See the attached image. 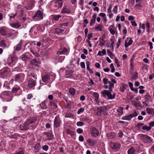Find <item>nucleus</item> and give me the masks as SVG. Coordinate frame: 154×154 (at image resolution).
<instances>
[{
	"mask_svg": "<svg viewBox=\"0 0 154 154\" xmlns=\"http://www.w3.org/2000/svg\"><path fill=\"white\" fill-rule=\"evenodd\" d=\"M140 139L143 143L148 144L150 143L152 141L150 137L144 134L140 135Z\"/></svg>",
	"mask_w": 154,
	"mask_h": 154,
	"instance_id": "obj_1",
	"label": "nucleus"
},
{
	"mask_svg": "<svg viewBox=\"0 0 154 154\" xmlns=\"http://www.w3.org/2000/svg\"><path fill=\"white\" fill-rule=\"evenodd\" d=\"M43 12L41 11L38 10L36 12L33 17V20L35 21H39L43 19Z\"/></svg>",
	"mask_w": 154,
	"mask_h": 154,
	"instance_id": "obj_2",
	"label": "nucleus"
},
{
	"mask_svg": "<svg viewBox=\"0 0 154 154\" xmlns=\"http://www.w3.org/2000/svg\"><path fill=\"white\" fill-rule=\"evenodd\" d=\"M101 94L103 97H106V96H107L108 99L109 100L113 99L115 98V94L114 93L112 95L110 92H109L107 90H104L101 92Z\"/></svg>",
	"mask_w": 154,
	"mask_h": 154,
	"instance_id": "obj_3",
	"label": "nucleus"
},
{
	"mask_svg": "<svg viewBox=\"0 0 154 154\" xmlns=\"http://www.w3.org/2000/svg\"><path fill=\"white\" fill-rule=\"evenodd\" d=\"M10 70L9 68H5L0 73L1 77L5 78L9 75Z\"/></svg>",
	"mask_w": 154,
	"mask_h": 154,
	"instance_id": "obj_4",
	"label": "nucleus"
},
{
	"mask_svg": "<svg viewBox=\"0 0 154 154\" xmlns=\"http://www.w3.org/2000/svg\"><path fill=\"white\" fill-rule=\"evenodd\" d=\"M62 121L59 117V115L56 116L54 119V128H58L61 125Z\"/></svg>",
	"mask_w": 154,
	"mask_h": 154,
	"instance_id": "obj_5",
	"label": "nucleus"
},
{
	"mask_svg": "<svg viewBox=\"0 0 154 154\" xmlns=\"http://www.w3.org/2000/svg\"><path fill=\"white\" fill-rule=\"evenodd\" d=\"M28 84L27 87L29 89H32L35 86L36 83V81L30 78L29 79L27 80Z\"/></svg>",
	"mask_w": 154,
	"mask_h": 154,
	"instance_id": "obj_6",
	"label": "nucleus"
},
{
	"mask_svg": "<svg viewBox=\"0 0 154 154\" xmlns=\"http://www.w3.org/2000/svg\"><path fill=\"white\" fill-rule=\"evenodd\" d=\"M121 144L118 142L111 143L110 144L111 148L115 151H118L120 148Z\"/></svg>",
	"mask_w": 154,
	"mask_h": 154,
	"instance_id": "obj_7",
	"label": "nucleus"
},
{
	"mask_svg": "<svg viewBox=\"0 0 154 154\" xmlns=\"http://www.w3.org/2000/svg\"><path fill=\"white\" fill-rule=\"evenodd\" d=\"M97 114L100 115H101L102 114L105 115L106 114V112L107 110V107L106 106H100L99 108L97 109Z\"/></svg>",
	"mask_w": 154,
	"mask_h": 154,
	"instance_id": "obj_8",
	"label": "nucleus"
},
{
	"mask_svg": "<svg viewBox=\"0 0 154 154\" xmlns=\"http://www.w3.org/2000/svg\"><path fill=\"white\" fill-rule=\"evenodd\" d=\"M91 134L92 136L96 137L99 135V132L96 128L93 127L91 129Z\"/></svg>",
	"mask_w": 154,
	"mask_h": 154,
	"instance_id": "obj_9",
	"label": "nucleus"
},
{
	"mask_svg": "<svg viewBox=\"0 0 154 154\" xmlns=\"http://www.w3.org/2000/svg\"><path fill=\"white\" fill-rule=\"evenodd\" d=\"M68 50L67 48L63 47H61L58 51L57 52L58 55L65 54L67 53Z\"/></svg>",
	"mask_w": 154,
	"mask_h": 154,
	"instance_id": "obj_10",
	"label": "nucleus"
},
{
	"mask_svg": "<svg viewBox=\"0 0 154 154\" xmlns=\"http://www.w3.org/2000/svg\"><path fill=\"white\" fill-rule=\"evenodd\" d=\"M29 125L26 121L24 123L20 125L19 126V128L20 130L22 131H27L29 129L28 126Z\"/></svg>",
	"mask_w": 154,
	"mask_h": 154,
	"instance_id": "obj_11",
	"label": "nucleus"
},
{
	"mask_svg": "<svg viewBox=\"0 0 154 154\" xmlns=\"http://www.w3.org/2000/svg\"><path fill=\"white\" fill-rule=\"evenodd\" d=\"M35 2L34 0H33L32 1L28 3L27 5L25 7V8L28 10H31L34 7V4Z\"/></svg>",
	"mask_w": 154,
	"mask_h": 154,
	"instance_id": "obj_12",
	"label": "nucleus"
},
{
	"mask_svg": "<svg viewBox=\"0 0 154 154\" xmlns=\"http://www.w3.org/2000/svg\"><path fill=\"white\" fill-rule=\"evenodd\" d=\"M23 41H20L14 47V50L15 51H20L22 49Z\"/></svg>",
	"mask_w": 154,
	"mask_h": 154,
	"instance_id": "obj_13",
	"label": "nucleus"
},
{
	"mask_svg": "<svg viewBox=\"0 0 154 154\" xmlns=\"http://www.w3.org/2000/svg\"><path fill=\"white\" fill-rule=\"evenodd\" d=\"M18 34V32H17L12 30L11 32L8 33L7 38L11 37L12 38H14L17 36Z\"/></svg>",
	"mask_w": 154,
	"mask_h": 154,
	"instance_id": "obj_14",
	"label": "nucleus"
},
{
	"mask_svg": "<svg viewBox=\"0 0 154 154\" xmlns=\"http://www.w3.org/2000/svg\"><path fill=\"white\" fill-rule=\"evenodd\" d=\"M6 29L5 27H1L0 28V34L2 36H6L7 37V34Z\"/></svg>",
	"mask_w": 154,
	"mask_h": 154,
	"instance_id": "obj_15",
	"label": "nucleus"
},
{
	"mask_svg": "<svg viewBox=\"0 0 154 154\" xmlns=\"http://www.w3.org/2000/svg\"><path fill=\"white\" fill-rule=\"evenodd\" d=\"M44 134L47 135L48 137V139L49 140H52L54 139V135L52 132H44L43 133Z\"/></svg>",
	"mask_w": 154,
	"mask_h": 154,
	"instance_id": "obj_16",
	"label": "nucleus"
},
{
	"mask_svg": "<svg viewBox=\"0 0 154 154\" xmlns=\"http://www.w3.org/2000/svg\"><path fill=\"white\" fill-rule=\"evenodd\" d=\"M40 63V62L35 58L32 59L30 61V65H34L36 66H38Z\"/></svg>",
	"mask_w": 154,
	"mask_h": 154,
	"instance_id": "obj_17",
	"label": "nucleus"
},
{
	"mask_svg": "<svg viewBox=\"0 0 154 154\" xmlns=\"http://www.w3.org/2000/svg\"><path fill=\"white\" fill-rule=\"evenodd\" d=\"M37 120V118L35 117H33L28 119L26 120V122L29 125L31 124L35 123Z\"/></svg>",
	"mask_w": 154,
	"mask_h": 154,
	"instance_id": "obj_18",
	"label": "nucleus"
},
{
	"mask_svg": "<svg viewBox=\"0 0 154 154\" xmlns=\"http://www.w3.org/2000/svg\"><path fill=\"white\" fill-rule=\"evenodd\" d=\"M63 4V2L62 0H57L55 2L54 6L58 8H61L62 7Z\"/></svg>",
	"mask_w": 154,
	"mask_h": 154,
	"instance_id": "obj_19",
	"label": "nucleus"
},
{
	"mask_svg": "<svg viewBox=\"0 0 154 154\" xmlns=\"http://www.w3.org/2000/svg\"><path fill=\"white\" fill-rule=\"evenodd\" d=\"M87 142L90 146H94L97 142L96 140L91 139H88Z\"/></svg>",
	"mask_w": 154,
	"mask_h": 154,
	"instance_id": "obj_20",
	"label": "nucleus"
},
{
	"mask_svg": "<svg viewBox=\"0 0 154 154\" xmlns=\"http://www.w3.org/2000/svg\"><path fill=\"white\" fill-rule=\"evenodd\" d=\"M50 75L46 74L42 77V80L43 82L47 83L50 80Z\"/></svg>",
	"mask_w": 154,
	"mask_h": 154,
	"instance_id": "obj_21",
	"label": "nucleus"
},
{
	"mask_svg": "<svg viewBox=\"0 0 154 154\" xmlns=\"http://www.w3.org/2000/svg\"><path fill=\"white\" fill-rule=\"evenodd\" d=\"M2 95L4 97H11L12 95H11V92L8 91H4L2 93Z\"/></svg>",
	"mask_w": 154,
	"mask_h": 154,
	"instance_id": "obj_22",
	"label": "nucleus"
},
{
	"mask_svg": "<svg viewBox=\"0 0 154 154\" xmlns=\"http://www.w3.org/2000/svg\"><path fill=\"white\" fill-rule=\"evenodd\" d=\"M128 87V85L122 83L121 84L120 91L122 92H123Z\"/></svg>",
	"mask_w": 154,
	"mask_h": 154,
	"instance_id": "obj_23",
	"label": "nucleus"
},
{
	"mask_svg": "<svg viewBox=\"0 0 154 154\" xmlns=\"http://www.w3.org/2000/svg\"><path fill=\"white\" fill-rule=\"evenodd\" d=\"M97 17V15L94 14L92 16L93 18L91 19L90 23V26H91L93 24H94L96 21V19Z\"/></svg>",
	"mask_w": 154,
	"mask_h": 154,
	"instance_id": "obj_24",
	"label": "nucleus"
},
{
	"mask_svg": "<svg viewBox=\"0 0 154 154\" xmlns=\"http://www.w3.org/2000/svg\"><path fill=\"white\" fill-rule=\"evenodd\" d=\"M71 10L70 9L64 7L63 8L61 12L62 13L69 14L71 13Z\"/></svg>",
	"mask_w": 154,
	"mask_h": 154,
	"instance_id": "obj_25",
	"label": "nucleus"
},
{
	"mask_svg": "<svg viewBox=\"0 0 154 154\" xmlns=\"http://www.w3.org/2000/svg\"><path fill=\"white\" fill-rule=\"evenodd\" d=\"M50 108L54 110L56 109L57 107V105L54 102H51L50 103Z\"/></svg>",
	"mask_w": 154,
	"mask_h": 154,
	"instance_id": "obj_26",
	"label": "nucleus"
},
{
	"mask_svg": "<svg viewBox=\"0 0 154 154\" xmlns=\"http://www.w3.org/2000/svg\"><path fill=\"white\" fill-rule=\"evenodd\" d=\"M22 75L23 74L22 73H19L16 74L14 77V80L15 81H17L18 80H20Z\"/></svg>",
	"mask_w": 154,
	"mask_h": 154,
	"instance_id": "obj_27",
	"label": "nucleus"
},
{
	"mask_svg": "<svg viewBox=\"0 0 154 154\" xmlns=\"http://www.w3.org/2000/svg\"><path fill=\"white\" fill-rule=\"evenodd\" d=\"M132 76L131 77V80H136L138 77V73L136 72H134L132 74Z\"/></svg>",
	"mask_w": 154,
	"mask_h": 154,
	"instance_id": "obj_28",
	"label": "nucleus"
},
{
	"mask_svg": "<svg viewBox=\"0 0 154 154\" xmlns=\"http://www.w3.org/2000/svg\"><path fill=\"white\" fill-rule=\"evenodd\" d=\"M123 108L121 107H119L117 109V111L118 112V115L119 116H121L123 114Z\"/></svg>",
	"mask_w": 154,
	"mask_h": 154,
	"instance_id": "obj_29",
	"label": "nucleus"
},
{
	"mask_svg": "<svg viewBox=\"0 0 154 154\" xmlns=\"http://www.w3.org/2000/svg\"><path fill=\"white\" fill-rule=\"evenodd\" d=\"M92 95L94 98V100L95 101L97 102H98L99 97V95L98 94L97 92H94Z\"/></svg>",
	"mask_w": 154,
	"mask_h": 154,
	"instance_id": "obj_30",
	"label": "nucleus"
},
{
	"mask_svg": "<svg viewBox=\"0 0 154 154\" xmlns=\"http://www.w3.org/2000/svg\"><path fill=\"white\" fill-rule=\"evenodd\" d=\"M135 150L133 147H131L128 151V154H135Z\"/></svg>",
	"mask_w": 154,
	"mask_h": 154,
	"instance_id": "obj_31",
	"label": "nucleus"
},
{
	"mask_svg": "<svg viewBox=\"0 0 154 154\" xmlns=\"http://www.w3.org/2000/svg\"><path fill=\"white\" fill-rule=\"evenodd\" d=\"M103 25L98 24L97 26L94 28V29L97 31H101L103 29Z\"/></svg>",
	"mask_w": 154,
	"mask_h": 154,
	"instance_id": "obj_32",
	"label": "nucleus"
},
{
	"mask_svg": "<svg viewBox=\"0 0 154 154\" xmlns=\"http://www.w3.org/2000/svg\"><path fill=\"white\" fill-rule=\"evenodd\" d=\"M17 15V14H11L8 15V16L9 17L10 20L11 21H13L15 20V17Z\"/></svg>",
	"mask_w": 154,
	"mask_h": 154,
	"instance_id": "obj_33",
	"label": "nucleus"
},
{
	"mask_svg": "<svg viewBox=\"0 0 154 154\" xmlns=\"http://www.w3.org/2000/svg\"><path fill=\"white\" fill-rule=\"evenodd\" d=\"M133 40L130 39L128 41V43L126 42L125 41V48H127L128 47L129 45H131L133 42Z\"/></svg>",
	"mask_w": 154,
	"mask_h": 154,
	"instance_id": "obj_34",
	"label": "nucleus"
},
{
	"mask_svg": "<svg viewBox=\"0 0 154 154\" xmlns=\"http://www.w3.org/2000/svg\"><path fill=\"white\" fill-rule=\"evenodd\" d=\"M40 106L42 109H46L47 108L45 101H43L40 104Z\"/></svg>",
	"mask_w": 154,
	"mask_h": 154,
	"instance_id": "obj_35",
	"label": "nucleus"
},
{
	"mask_svg": "<svg viewBox=\"0 0 154 154\" xmlns=\"http://www.w3.org/2000/svg\"><path fill=\"white\" fill-rule=\"evenodd\" d=\"M106 54V51L105 49H103L102 51H99L97 54V56H102L103 55H105Z\"/></svg>",
	"mask_w": 154,
	"mask_h": 154,
	"instance_id": "obj_36",
	"label": "nucleus"
},
{
	"mask_svg": "<svg viewBox=\"0 0 154 154\" xmlns=\"http://www.w3.org/2000/svg\"><path fill=\"white\" fill-rule=\"evenodd\" d=\"M21 58L22 60L26 61L28 59L29 57L26 54H23L21 55Z\"/></svg>",
	"mask_w": 154,
	"mask_h": 154,
	"instance_id": "obj_37",
	"label": "nucleus"
},
{
	"mask_svg": "<svg viewBox=\"0 0 154 154\" xmlns=\"http://www.w3.org/2000/svg\"><path fill=\"white\" fill-rule=\"evenodd\" d=\"M61 17V16L59 14L53 15L52 16L53 19L55 21L58 20Z\"/></svg>",
	"mask_w": 154,
	"mask_h": 154,
	"instance_id": "obj_38",
	"label": "nucleus"
},
{
	"mask_svg": "<svg viewBox=\"0 0 154 154\" xmlns=\"http://www.w3.org/2000/svg\"><path fill=\"white\" fill-rule=\"evenodd\" d=\"M146 110L149 114H152L154 112V109L153 108H147Z\"/></svg>",
	"mask_w": 154,
	"mask_h": 154,
	"instance_id": "obj_39",
	"label": "nucleus"
},
{
	"mask_svg": "<svg viewBox=\"0 0 154 154\" xmlns=\"http://www.w3.org/2000/svg\"><path fill=\"white\" fill-rule=\"evenodd\" d=\"M122 119L123 120L130 121L131 119V118L129 114L128 116H125L122 117Z\"/></svg>",
	"mask_w": 154,
	"mask_h": 154,
	"instance_id": "obj_40",
	"label": "nucleus"
},
{
	"mask_svg": "<svg viewBox=\"0 0 154 154\" xmlns=\"http://www.w3.org/2000/svg\"><path fill=\"white\" fill-rule=\"evenodd\" d=\"M75 89L73 88H70L69 90V93L72 96L75 95Z\"/></svg>",
	"mask_w": 154,
	"mask_h": 154,
	"instance_id": "obj_41",
	"label": "nucleus"
},
{
	"mask_svg": "<svg viewBox=\"0 0 154 154\" xmlns=\"http://www.w3.org/2000/svg\"><path fill=\"white\" fill-rule=\"evenodd\" d=\"M66 132L67 134H69L71 137H73L74 134V132L69 129H67Z\"/></svg>",
	"mask_w": 154,
	"mask_h": 154,
	"instance_id": "obj_42",
	"label": "nucleus"
},
{
	"mask_svg": "<svg viewBox=\"0 0 154 154\" xmlns=\"http://www.w3.org/2000/svg\"><path fill=\"white\" fill-rule=\"evenodd\" d=\"M19 90H20V88L19 87H14L13 88L11 92V93H16Z\"/></svg>",
	"mask_w": 154,
	"mask_h": 154,
	"instance_id": "obj_43",
	"label": "nucleus"
},
{
	"mask_svg": "<svg viewBox=\"0 0 154 154\" xmlns=\"http://www.w3.org/2000/svg\"><path fill=\"white\" fill-rule=\"evenodd\" d=\"M18 12H17L16 14H18V15L20 17H21L23 13V9L22 8L19 9V10H18Z\"/></svg>",
	"mask_w": 154,
	"mask_h": 154,
	"instance_id": "obj_44",
	"label": "nucleus"
},
{
	"mask_svg": "<svg viewBox=\"0 0 154 154\" xmlns=\"http://www.w3.org/2000/svg\"><path fill=\"white\" fill-rule=\"evenodd\" d=\"M11 61L9 63H11L16 61L17 60V57L14 55H12L11 57Z\"/></svg>",
	"mask_w": 154,
	"mask_h": 154,
	"instance_id": "obj_45",
	"label": "nucleus"
},
{
	"mask_svg": "<svg viewBox=\"0 0 154 154\" xmlns=\"http://www.w3.org/2000/svg\"><path fill=\"white\" fill-rule=\"evenodd\" d=\"M129 115L131 116V119L132 118L137 116L138 115V114L136 111L134 110V112L131 113L129 114Z\"/></svg>",
	"mask_w": 154,
	"mask_h": 154,
	"instance_id": "obj_46",
	"label": "nucleus"
},
{
	"mask_svg": "<svg viewBox=\"0 0 154 154\" xmlns=\"http://www.w3.org/2000/svg\"><path fill=\"white\" fill-rule=\"evenodd\" d=\"M11 26L13 27L18 28L20 27V25L19 23H17L12 24Z\"/></svg>",
	"mask_w": 154,
	"mask_h": 154,
	"instance_id": "obj_47",
	"label": "nucleus"
},
{
	"mask_svg": "<svg viewBox=\"0 0 154 154\" xmlns=\"http://www.w3.org/2000/svg\"><path fill=\"white\" fill-rule=\"evenodd\" d=\"M65 118H71L72 119H73L74 116L71 113H67L66 114L65 116Z\"/></svg>",
	"mask_w": 154,
	"mask_h": 154,
	"instance_id": "obj_48",
	"label": "nucleus"
},
{
	"mask_svg": "<svg viewBox=\"0 0 154 154\" xmlns=\"http://www.w3.org/2000/svg\"><path fill=\"white\" fill-rule=\"evenodd\" d=\"M63 31V30L60 29L59 28H56L55 33L56 34H59L61 33Z\"/></svg>",
	"mask_w": 154,
	"mask_h": 154,
	"instance_id": "obj_49",
	"label": "nucleus"
},
{
	"mask_svg": "<svg viewBox=\"0 0 154 154\" xmlns=\"http://www.w3.org/2000/svg\"><path fill=\"white\" fill-rule=\"evenodd\" d=\"M151 128L150 126L147 127L146 125L143 126L142 127V129L144 130H146L147 131H149Z\"/></svg>",
	"mask_w": 154,
	"mask_h": 154,
	"instance_id": "obj_50",
	"label": "nucleus"
},
{
	"mask_svg": "<svg viewBox=\"0 0 154 154\" xmlns=\"http://www.w3.org/2000/svg\"><path fill=\"white\" fill-rule=\"evenodd\" d=\"M41 147V144L39 143H37L35 146L34 148L37 151L39 150Z\"/></svg>",
	"mask_w": 154,
	"mask_h": 154,
	"instance_id": "obj_51",
	"label": "nucleus"
},
{
	"mask_svg": "<svg viewBox=\"0 0 154 154\" xmlns=\"http://www.w3.org/2000/svg\"><path fill=\"white\" fill-rule=\"evenodd\" d=\"M105 41L103 38H100V46H103L105 45Z\"/></svg>",
	"mask_w": 154,
	"mask_h": 154,
	"instance_id": "obj_52",
	"label": "nucleus"
},
{
	"mask_svg": "<svg viewBox=\"0 0 154 154\" xmlns=\"http://www.w3.org/2000/svg\"><path fill=\"white\" fill-rule=\"evenodd\" d=\"M107 53L108 54L109 56L112 59L113 58L114 55L113 54L109 49L107 50Z\"/></svg>",
	"mask_w": 154,
	"mask_h": 154,
	"instance_id": "obj_53",
	"label": "nucleus"
},
{
	"mask_svg": "<svg viewBox=\"0 0 154 154\" xmlns=\"http://www.w3.org/2000/svg\"><path fill=\"white\" fill-rule=\"evenodd\" d=\"M0 45L2 47H5L6 46V45L5 44V41L4 40H2L0 42Z\"/></svg>",
	"mask_w": 154,
	"mask_h": 154,
	"instance_id": "obj_54",
	"label": "nucleus"
},
{
	"mask_svg": "<svg viewBox=\"0 0 154 154\" xmlns=\"http://www.w3.org/2000/svg\"><path fill=\"white\" fill-rule=\"evenodd\" d=\"M146 102H148L149 100L151 98L150 96L148 94H146L144 96Z\"/></svg>",
	"mask_w": 154,
	"mask_h": 154,
	"instance_id": "obj_55",
	"label": "nucleus"
},
{
	"mask_svg": "<svg viewBox=\"0 0 154 154\" xmlns=\"http://www.w3.org/2000/svg\"><path fill=\"white\" fill-rule=\"evenodd\" d=\"M48 148H49L48 146V145H44L42 146V149L46 151H47L48 150Z\"/></svg>",
	"mask_w": 154,
	"mask_h": 154,
	"instance_id": "obj_56",
	"label": "nucleus"
},
{
	"mask_svg": "<svg viewBox=\"0 0 154 154\" xmlns=\"http://www.w3.org/2000/svg\"><path fill=\"white\" fill-rule=\"evenodd\" d=\"M72 75V73L70 72L67 71L66 73V77L68 78L71 76Z\"/></svg>",
	"mask_w": 154,
	"mask_h": 154,
	"instance_id": "obj_57",
	"label": "nucleus"
},
{
	"mask_svg": "<svg viewBox=\"0 0 154 154\" xmlns=\"http://www.w3.org/2000/svg\"><path fill=\"white\" fill-rule=\"evenodd\" d=\"M85 109L83 108H81L78 110L77 111V113L78 114H80L81 113L83 112L84 111Z\"/></svg>",
	"mask_w": 154,
	"mask_h": 154,
	"instance_id": "obj_58",
	"label": "nucleus"
},
{
	"mask_svg": "<svg viewBox=\"0 0 154 154\" xmlns=\"http://www.w3.org/2000/svg\"><path fill=\"white\" fill-rule=\"evenodd\" d=\"M86 67L87 69L89 70L90 69V62L88 61H86Z\"/></svg>",
	"mask_w": 154,
	"mask_h": 154,
	"instance_id": "obj_59",
	"label": "nucleus"
},
{
	"mask_svg": "<svg viewBox=\"0 0 154 154\" xmlns=\"http://www.w3.org/2000/svg\"><path fill=\"white\" fill-rule=\"evenodd\" d=\"M117 9H118V6L117 5H116L113 10V12L116 13L117 14Z\"/></svg>",
	"mask_w": 154,
	"mask_h": 154,
	"instance_id": "obj_60",
	"label": "nucleus"
},
{
	"mask_svg": "<svg viewBox=\"0 0 154 154\" xmlns=\"http://www.w3.org/2000/svg\"><path fill=\"white\" fill-rule=\"evenodd\" d=\"M84 123L81 122H78L77 123V125L79 126H83L84 125Z\"/></svg>",
	"mask_w": 154,
	"mask_h": 154,
	"instance_id": "obj_61",
	"label": "nucleus"
},
{
	"mask_svg": "<svg viewBox=\"0 0 154 154\" xmlns=\"http://www.w3.org/2000/svg\"><path fill=\"white\" fill-rule=\"evenodd\" d=\"M121 38L119 39L118 40V41L117 44V48H118L120 46V44L121 42Z\"/></svg>",
	"mask_w": 154,
	"mask_h": 154,
	"instance_id": "obj_62",
	"label": "nucleus"
},
{
	"mask_svg": "<svg viewBox=\"0 0 154 154\" xmlns=\"http://www.w3.org/2000/svg\"><path fill=\"white\" fill-rule=\"evenodd\" d=\"M76 131L78 134H80L83 132V130L82 129L79 128L77 129Z\"/></svg>",
	"mask_w": 154,
	"mask_h": 154,
	"instance_id": "obj_63",
	"label": "nucleus"
},
{
	"mask_svg": "<svg viewBox=\"0 0 154 154\" xmlns=\"http://www.w3.org/2000/svg\"><path fill=\"white\" fill-rule=\"evenodd\" d=\"M24 152L23 150H20L19 151L16 152L15 153L13 154H23Z\"/></svg>",
	"mask_w": 154,
	"mask_h": 154,
	"instance_id": "obj_64",
	"label": "nucleus"
}]
</instances>
